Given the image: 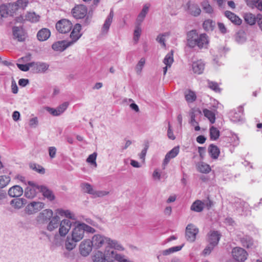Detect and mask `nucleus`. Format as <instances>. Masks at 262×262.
I'll return each instance as SVG.
<instances>
[{"label": "nucleus", "instance_id": "f257e3e1", "mask_svg": "<svg viewBox=\"0 0 262 262\" xmlns=\"http://www.w3.org/2000/svg\"><path fill=\"white\" fill-rule=\"evenodd\" d=\"M209 43V37L206 33H198L196 30H192L187 34V46L192 49H207Z\"/></svg>", "mask_w": 262, "mask_h": 262}, {"label": "nucleus", "instance_id": "f03ea898", "mask_svg": "<svg viewBox=\"0 0 262 262\" xmlns=\"http://www.w3.org/2000/svg\"><path fill=\"white\" fill-rule=\"evenodd\" d=\"M91 242L93 247L96 249H99L104 244H107L108 247L119 251L124 250L123 246L117 241L112 239L110 237L101 234L94 235Z\"/></svg>", "mask_w": 262, "mask_h": 262}, {"label": "nucleus", "instance_id": "7ed1b4c3", "mask_svg": "<svg viewBox=\"0 0 262 262\" xmlns=\"http://www.w3.org/2000/svg\"><path fill=\"white\" fill-rule=\"evenodd\" d=\"M88 9L83 5H78L75 6L72 10V15L76 19H81L85 17L84 23L88 25L91 22V16L86 15Z\"/></svg>", "mask_w": 262, "mask_h": 262}, {"label": "nucleus", "instance_id": "20e7f679", "mask_svg": "<svg viewBox=\"0 0 262 262\" xmlns=\"http://www.w3.org/2000/svg\"><path fill=\"white\" fill-rule=\"evenodd\" d=\"M72 23L67 19H62L56 24V29L58 32L65 34L69 32L72 28Z\"/></svg>", "mask_w": 262, "mask_h": 262}, {"label": "nucleus", "instance_id": "39448f33", "mask_svg": "<svg viewBox=\"0 0 262 262\" xmlns=\"http://www.w3.org/2000/svg\"><path fill=\"white\" fill-rule=\"evenodd\" d=\"M232 255L235 260L243 262L247 259L248 253L244 249L236 247L232 249Z\"/></svg>", "mask_w": 262, "mask_h": 262}, {"label": "nucleus", "instance_id": "423d86ee", "mask_svg": "<svg viewBox=\"0 0 262 262\" xmlns=\"http://www.w3.org/2000/svg\"><path fill=\"white\" fill-rule=\"evenodd\" d=\"M199 233V229L192 224H188L186 228L185 237L187 241L193 242Z\"/></svg>", "mask_w": 262, "mask_h": 262}, {"label": "nucleus", "instance_id": "0eeeda50", "mask_svg": "<svg viewBox=\"0 0 262 262\" xmlns=\"http://www.w3.org/2000/svg\"><path fill=\"white\" fill-rule=\"evenodd\" d=\"M75 241L80 242L84 236V232L81 223H78L72 229L70 235Z\"/></svg>", "mask_w": 262, "mask_h": 262}, {"label": "nucleus", "instance_id": "6e6552de", "mask_svg": "<svg viewBox=\"0 0 262 262\" xmlns=\"http://www.w3.org/2000/svg\"><path fill=\"white\" fill-rule=\"evenodd\" d=\"M105 254L106 257L111 260L114 259L118 262H134L126 258L124 255L117 253L114 250H107L105 251Z\"/></svg>", "mask_w": 262, "mask_h": 262}, {"label": "nucleus", "instance_id": "1a4fd4ad", "mask_svg": "<svg viewBox=\"0 0 262 262\" xmlns=\"http://www.w3.org/2000/svg\"><path fill=\"white\" fill-rule=\"evenodd\" d=\"M45 204L40 202H32L29 204L26 207V211L29 214L36 213L43 209Z\"/></svg>", "mask_w": 262, "mask_h": 262}, {"label": "nucleus", "instance_id": "9d476101", "mask_svg": "<svg viewBox=\"0 0 262 262\" xmlns=\"http://www.w3.org/2000/svg\"><path fill=\"white\" fill-rule=\"evenodd\" d=\"M93 247L90 239L83 241L79 245V251L83 256H87L90 254Z\"/></svg>", "mask_w": 262, "mask_h": 262}, {"label": "nucleus", "instance_id": "9b49d317", "mask_svg": "<svg viewBox=\"0 0 262 262\" xmlns=\"http://www.w3.org/2000/svg\"><path fill=\"white\" fill-rule=\"evenodd\" d=\"M72 226V222L67 219H63L61 221L59 225V234L61 236H66L69 232Z\"/></svg>", "mask_w": 262, "mask_h": 262}, {"label": "nucleus", "instance_id": "f8f14e48", "mask_svg": "<svg viewBox=\"0 0 262 262\" xmlns=\"http://www.w3.org/2000/svg\"><path fill=\"white\" fill-rule=\"evenodd\" d=\"M29 186H28L25 191V195L27 198H33L36 194V190L37 189V186L39 185H35L33 182L28 181Z\"/></svg>", "mask_w": 262, "mask_h": 262}, {"label": "nucleus", "instance_id": "ddd939ff", "mask_svg": "<svg viewBox=\"0 0 262 262\" xmlns=\"http://www.w3.org/2000/svg\"><path fill=\"white\" fill-rule=\"evenodd\" d=\"M81 29V26L79 24H76L74 26L73 30L70 34V38H71L72 41H68L69 42H72V44H73L79 39L82 35L80 33Z\"/></svg>", "mask_w": 262, "mask_h": 262}, {"label": "nucleus", "instance_id": "4468645a", "mask_svg": "<svg viewBox=\"0 0 262 262\" xmlns=\"http://www.w3.org/2000/svg\"><path fill=\"white\" fill-rule=\"evenodd\" d=\"M114 12L113 10L110 11V12L107 17L106 18L104 23L101 28V32L103 34H106L110 29V27L112 23L114 17Z\"/></svg>", "mask_w": 262, "mask_h": 262}, {"label": "nucleus", "instance_id": "2eb2a0df", "mask_svg": "<svg viewBox=\"0 0 262 262\" xmlns=\"http://www.w3.org/2000/svg\"><path fill=\"white\" fill-rule=\"evenodd\" d=\"M32 66V70L35 73H44L49 68V64L45 62H30Z\"/></svg>", "mask_w": 262, "mask_h": 262}, {"label": "nucleus", "instance_id": "dca6fc26", "mask_svg": "<svg viewBox=\"0 0 262 262\" xmlns=\"http://www.w3.org/2000/svg\"><path fill=\"white\" fill-rule=\"evenodd\" d=\"M179 152V146L174 147L166 155L163 162V169L169 163L171 159L175 158Z\"/></svg>", "mask_w": 262, "mask_h": 262}, {"label": "nucleus", "instance_id": "f3484780", "mask_svg": "<svg viewBox=\"0 0 262 262\" xmlns=\"http://www.w3.org/2000/svg\"><path fill=\"white\" fill-rule=\"evenodd\" d=\"M205 66V64L202 60H198L192 62V69L195 74L200 75L203 73Z\"/></svg>", "mask_w": 262, "mask_h": 262}, {"label": "nucleus", "instance_id": "a211bd4d", "mask_svg": "<svg viewBox=\"0 0 262 262\" xmlns=\"http://www.w3.org/2000/svg\"><path fill=\"white\" fill-rule=\"evenodd\" d=\"M13 35L14 39L18 41H23L26 38V35L24 30L18 27H13L12 28Z\"/></svg>", "mask_w": 262, "mask_h": 262}, {"label": "nucleus", "instance_id": "6ab92c4d", "mask_svg": "<svg viewBox=\"0 0 262 262\" xmlns=\"http://www.w3.org/2000/svg\"><path fill=\"white\" fill-rule=\"evenodd\" d=\"M37 190L40 191L42 193L43 196L49 201H52L55 199V195L53 192L47 187L40 185V186H37Z\"/></svg>", "mask_w": 262, "mask_h": 262}, {"label": "nucleus", "instance_id": "aec40b11", "mask_svg": "<svg viewBox=\"0 0 262 262\" xmlns=\"http://www.w3.org/2000/svg\"><path fill=\"white\" fill-rule=\"evenodd\" d=\"M188 12L194 16H199L201 12V10L198 4L188 2L187 4Z\"/></svg>", "mask_w": 262, "mask_h": 262}, {"label": "nucleus", "instance_id": "412c9836", "mask_svg": "<svg viewBox=\"0 0 262 262\" xmlns=\"http://www.w3.org/2000/svg\"><path fill=\"white\" fill-rule=\"evenodd\" d=\"M72 45V42L66 41H57L52 45V48L54 51L61 52Z\"/></svg>", "mask_w": 262, "mask_h": 262}, {"label": "nucleus", "instance_id": "4be33fe9", "mask_svg": "<svg viewBox=\"0 0 262 262\" xmlns=\"http://www.w3.org/2000/svg\"><path fill=\"white\" fill-rule=\"evenodd\" d=\"M50 220L47 228L48 230L52 231L58 227L61 221L60 217L57 214L53 216Z\"/></svg>", "mask_w": 262, "mask_h": 262}, {"label": "nucleus", "instance_id": "5701e85b", "mask_svg": "<svg viewBox=\"0 0 262 262\" xmlns=\"http://www.w3.org/2000/svg\"><path fill=\"white\" fill-rule=\"evenodd\" d=\"M27 203L26 200L23 198H15L10 202V205L15 209H20Z\"/></svg>", "mask_w": 262, "mask_h": 262}, {"label": "nucleus", "instance_id": "b1692460", "mask_svg": "<svg viewBox=\"0 0 262 262\" xmlns=\"http://www.w3.org/2000/svg\"><path fill=\"white\" fill-rule=\"evenodd\" d=\"M225 16L235 25H240L242 20L234 13L230 11H226L224 13Z\"/></svg>", "mask_w": 262, "mask_h": 262}, {"label": "nucleus", "instance_id": "393cba45", "mask_svg": "<svg viewBox=\"0 0 262 262\" xmlns=\"http://www.w3.org/2000/svg\"><path fill=\"white\" fill-rule=\"evenodd\" d=\"M23 193V188L18 185L13 186L9 188L8 190L9 195L13 198H18Z\"/></svg>", "mask_w": 262, "mask_h": 262}, {"label": "nucleus", "instance_id": "a878e982", "mask_svg": "<svg viewBox=\"0 0 262 262\" xmlns=\"http://www.w3.org/2000/svg\"><path fill=\"white\" fill-rule=\"evenodd\" d=\"M202 115V112L199 108H192L190 112V123L192 126H195L199 124L198 121L196 119V117Z\"/></svg>", "mask_w": 262, "mask_h": 262}, {"label": "nucleus", "instance_id": "bb28decb", "mask_svg": "<svg viewBox=\"0 0 262 262\" xmlns=\"http://www.w3.org/2000/svg\"><path fill=\"white\" fill-rule=\"evenodd\" d=\"M220 239V235L218 231H210L208 234V242L209 244L215 246Z\"/></svg>", "mask_w": 262, "mask_h": 262}, {"label": "nucleus", "instance_id": "cd10ccee", "mask_svg": "<svg viewBox=\"0 0 262 262\" xmlns=\"http://www.w3.org/2000/svg\"><path fill=\"white\" fill-rule=\"evenodd\" d=\"M244 113L243 106L237 108V112H233L231 113V120L233 122L239 121L242 120Z\"/></svg>", "mask_w": 262, "mask_h": 262}, {"label": "nucleus", "instance_id": "c85d7f7f", "mask_svg": "<svg viewBox=\"0 0 262 262\" xmlns=\"http://www.w3.org/2000/svg\"><path fill=\"white\" fill-rule=\"evenodd\" d=\"M56 213L58 215L65 216L67 218L76 220V217L75 214L69 210H64L63 209H57L56 210Z\"/></svg>", "mask_w": 262, "mask_h": 262}, {"label": "nucleus", "instance_id": "c756f323", "mask_svg": "<svg viewBox=\"0 0 262 262\" xmlns=\"http://www.w3.org/2000/svg\"><path fill=\"white\" fill-rule=\"evenodd\" d=\"M50 31L47 28H43L39 30L37 34V38L40 41H45L50 36Z\"/></svg>", "mask_w": 262, "mask_h": 262}, {"label": "nucleus", "instance_id": "7c9ffc66", "mask_svg": "<svg viewBox=\"0 0 262 262\" xmlns=\"http://www.w3.org/2000/svg\"><path fill=\"white\" fill-rule=\"evenodd\" d=\"M204 208V203L201 200H198L194 201L190 207V209L196 212H202Z\"/></svg>", "mask_w": 262, "mask_h": 262}, {"label": "nucleus", "instance_id": "2f4dec72", "mask_svg": "<svg viewBox=\"0 0 262 262\" xmlns=\"http://www.w3.org/2000/svg\"><path fill=\"white\" fill-rule=\"evenodd\" d=\"M243 18L245 22L250 26L254 25L257 22V16L251 13H246L243 15Z\"/></svg>", "mask_w": 262, "mask_h": 262}, {"label": "nucleus", "instance_id": "473e14b6", "mask_svg": "<svg viewBox=\"0 0 262 262\" xmlns=\"http://www.w3.org/2000/svg\"><path fill=\"white\" fill-rule=\"evenodd\" d=\"M53 213L52 210L45 209L39 213L38 217L40 220L47 221L53 217Z\"/></svg>", "mask_w": 262, "mask_h": 262}, {"label": "nucleus", "instance_id": "72a5a7b5", "mask_svg": "<svg viewBox=\"0 0 262 262\" xmlns=\"http://www.w3.org/2000/svg\"><path fill=\"white\" fill-rule=\"evenodd\" d=\"M208 152L212 159H216L220 153L219 148L213 144H211L208 147Z\"/></svg>", "mask_w": 262, "mask_h": 262}, {"label": "nucleus", "instance_id": "f704fd0d", "mask_svg": "<svg viewBox=\"0 0 262 262\" xmlns=\"http://www.w3.org/2000/svg\"><path fill=\"white\" fill-rule=\"evenodd\" d=\"M64 237L61 236L59 234H56L54 235L51 247L56 248L61 246L64 242L63 238Z\"/></svg>", "mask_w": 262, "mask_h": 262}, {"label": "nucleus", "instance_id": "c9c22d12", "mask_svg": "<svg viewBox=\"0 0 262 262\" xmlns=\"http://www.w3.org/2000/svg\"><path fill=\"white\" fill-rule=\"evenodd\" d=\"M78 242V241H73L72 237H71L70 235L68 236L67 237L65 242V247L66 249L69 251L72 250L76 247V243Z\"/></svg>", "mask_w": 262, "mask_h": 262}, {"label": "nucleus", "instance_id": "e433bc0d", "mask_svg": "<svg viewBox=\"0 0 262 262\" xmlns=\"http://www.w3.org/2000/svg\"><path fill=\"white\" fill-rule=\"evenodd\" d=\"M149 6L147 4L144 5L142 11L138 15L137 19V21L139 24L142 23L144 20L145 17L146 16V15L147 14L149 10Z\"/></svg>", "mask_w": 262, "mask_h": 262}, {"label": "nucleus", "instance_id": "4c0bfd02", "mask_svg": "<svg viewBox=\"0 0 262 262\" xmlns=\"http://www.w3.org/2000/svg\"><path fill=\"white\" fill-rule=\"evenodd\" d=\"M10 4H3L0 6V18H6L9 14V6Z\"/></svg>", "mask_w": 262, "mask_h": 262}, {"label": "nucleus", "instance_id": "58836bf2", "mask_svg": "<svg viewBox=\"0 0 262 262\" xmlns=\"http://www.w3.org/2000/svg\"><path fill=\"white\" fill-rule=\"evenodd\" d=\"M241 242L242 245L247 248H251L253 244L252 238L248 236H245L242 238Z\"/></svg>", "mask_w": 262, "mask_h": 262}, {"label": "nucleus", "instance_id": "ea45409f", "mask_svg": "<svg viewBox=\"0 0 262 262\" xmlns=\"http://www.w3.org/2000/svg\"><path fill=\"white\" fill-rule=\"evenodd\" d=\"M183 245H181V246L172 247L169 248L167 249L163 250L161 252V253L163 255H169V254L173 253L175 252L180 251L182 249V248H183Z\"/></svg>", "mask_w": 262, "mask_h": 262}, {"label": "nucleus", "instance_id": "a19ab883", "mask_svg": "<svg viewBox=\"0 0 262 262\" xmlns=\"http://www.w3.org/2000/svg\"><path fill=\"white\" fill-rule=\"evenodd\" d=\"M215 22L211 19L205 20L203 24V27L206 31H212L214 27Z\"/></svg>", "mask_w": 262, "mask_h": 262}, {"label": "nucleus", "instance_id": "79ce46f5", "mask_svg": "<svg viewBox=\"0 0 262 262\" xmlns=\"http://www.w3.org/2000/svg\"><path fill=\"white\" fill-rule=\"evenodd\" d=\"M203 113L204 116L208 118L211 123L213 124L215 122V116L213 112L205 108L203 110Z\"/></svg>", "mask_w": 262, "mask_h": 262}, {"label": "nucleus", "instance_id": "37998d69", "mask_svg": "<svg viewBox=\"0 0 262 262\" xmlns=\"http://www.w3.org/2000/svg\"><path fill=\"white\" fill-rule=\"evenodd\" d=\"M106 258V254L105 255L100 251L96 252L93 256L94 262H105Z\"/></svg>", "mask_w": 262, "mask_h": 262}, {"label": "nucleus", "instance_id": "c03bdc74", "mask_svg": "<svg viewBox=\"0 0 262 262\" xmlns=\"http://www.w3.org/2000/svg\"><path fill=\"white\" fill-rule=\"evenodd\" d=\"M220 134V132L217 128L213 126L210 128V137L211 140H216L219 138Z\"/></svg>", "mask_w": 262, "mask_h": 262}, {"label": "nucleus", "instance_id": "a18cd8bd", "mask_svg": "<svg viewBox=\"0 0 262 262\" xmlns=\"http://www.w3.org/2000/svg\"><path fill=\"white\" fill-rule=\"evenodd\" d=\"M201 6L206 13L208 14L212 13L213 9L208 1H203L201 4Z\"/></svg>", "mask_w": 262, "mask_h": 262}, {"label": "nucleus", "instance_id": "49530a36", "mask_svg": "<svg viewBox=\"0 0 262 262\" xmlns=\"http://www.w3.org/2000/svg\"><path fill=\"white\" fill-rule=\"evenodd\" d=\"M40 16L34 12H29L26 15V19L32 23H36L39 19Z\"/></svg>", "mask_w": 262, "mask_h": 262}, {"label": "nucleus", "instance_id": "de8ad7c7", "mask_svg": "<svg viewBox=\"0 0 262 262\" xmlns=\"http://www.w3.org/2000/svg\"><path fill=\"white\" fill-rule=\"evenodd\" d=\"M207 81L208 86L211 90L216 93H220L221 92V89L219 87V84L217 82L209 80H208Z\"/></svg>", "mask_w": 262, "mask_h": 262}, {"label": "nucleus", "instance_id": "09e8293b", "mask_svg": "<svg viewBox=\"0 0 262 262\" xmlns=\"http://www.w3.org/2000/svg\"><path fill=\"white\" fill-rule=\"evenodd\" d=\"M173 51H171L165 56V58H164L163 63L165 65L169 66V67H171V64L173 62Z\"/></svg>", "mask_w": 262, "mask_h": 262}, {"label": "nucleus", "instance_id": "8fccbe9b", "mask_svg": "<svg viewBox=\"0 0 262 262\" xmlns=\"http://www.w3.org/2000/svg\"><path fill=\"white\" fill-rule=\"evenodd\" d=\"M198 170L200 172L208 173L211 171V167L208 164L204 163L200 164L198 166Z\"/></svg>", "mask_w": 262, "mask_h": 262}, {"label": "nucleus", "instance_id": "3c124183", "mask_svg": "<svg viewBox=\"0 0 262 262\" xmlns=\"http://www.w3.org/2000/svg\"><path fill=\"white\" fill-rule=\"evenodd\" d=\"M185 97L186 100L188 103H191L194 102L196 98L195 93L191 91H189L187 93H186Z\"/></svg>", "mask_w": 262, "mask_h": 262}, {"label": "nucleus", "instance_id": "603ef678", "mask_svg": "<svg viewBox=\"0 0 262 262\" xmlns=\"http://www.w3.org/2000/svg\"><path fill=\"white\" fill-rule=\"evenodd\" d=\"M81 188L85 192L93 195L95 190L92 186L89 183H84L81 185Z\"/></svg>", "mask_w": 262, "mask_h": 262}, {"label": "nucleus", "instance_id": "864d4df0", "mask_svg": "<svg viewBox=\"0 0 262 262\" xmlns=\"http://www.w3.org/2000/svg\"><path fill=\"white\" fill-rule=\"evenodd\" d=\"M10 182V178L7 176H0V188L6 187Z\"/></svg>", "mask_w": 262, "mask_h": 262}, {"label": "nucleus", "instance_id": "5fc2aeb1", "mask_svg": "<svg viewBox=\"0 0 262 262\" xmlns=\"http://www.w3.org/2000/svg\"><path fill=\"white\" fill-rule=\"evenodd\" d=\"M97 156V153L94 152L92 154L89 155L86 159V162L91 164L92 165H93L95 167H96L97 166L96 162Z\"/></svg>", "mask_w": 262, "mask_h": 262}, {"label": "nucleus", "instance_id": "6e6d98bb", "mask_svg": "<svg viewBox=\"0 0 262 262\" xmlns=\"http://www.w3.org/2000/svg\"><path fill=\"white\" fill-rule=\"evenodd\" d=\"M30 167L39 173H44L45 172V169L42 166L35 163L30 164Z\"/></svg>", "mask_w": 262, "mask_h": 262}, {"label": "nucleus", "instance_id": "4d7b16f0", "mask_svg": "<svg viewBox=\"0 0 262 262\" xmlns=\"http://www.w3.org/2000/svg\"><path fill=\"white\" fill-rule=\"evenodd\" d=\"M141 33V29L139 25L136 26L134 32V40L136 42L139 40Z\"/></svg>", "mask_w": 262, "mask_h": 262}, {"label": "nucleus", "instance_id": "13d9d810", "mask_svg": "<svg viewBox=\"0 0 262 262\" xmlns=\"http://www.w3.org/2000/svg\"><path fill=\"white\" fill-rule=\"evenodd\" d=\"M169 36V34L168 33H165L164 34H160L157 36L156 40L159 43H160L164 47H165L166 46L165 43V38L166 36Z\"/></svg>", "mask_w": 262, "mask_h": 262}, {"label": "nucleus", "instance_id": "bf43d9fd", "mask_svg": "<svg viewBox=\"0 0 262 262\" xmlns=\"http://www.w3.org/2000/svg\"><path fill=\"white\" fill-rule=\"evenodd\" d=\"M145 59L141 58L136 67V70L137 73H140L145 64Z\"/></svg>", "mask_w": 262, "mask_h": 262}, {"label": "nucleus", "instance_id": "052dcab7", "mask_svg": "<svg viewBox=\"0 0 262 262\" xmlns=\"http://www.w3.org/2000/svg\"><path fill=\"white\" fill-rule=\"evenodd\" d=\"M82 228L83 229L84 232H86L88 233H94L96 232L94 228L88 225L85 223H81Z\"/></svg>", "mask_w": 262, "mask_h": 262}, {"label": "nucleus", "instance_id": "680f3d73", "mask_svg": "<svg viewBox=\"0 0 262 262\" xmlns=\"http://www.w3.org/2000/svg\"><path fill=\"white\" fill-rule=\"evenodd\" d=\"M69 104L68 102H65L57 107V111L59 112L60 115L66 111Z\"/></svg>", "mask_w": 262, "mask_h": 262}, {"label": "nucleus", "instance_id": "e2e57ef3", "mask_svg": "<svg viewBox=\"0 0 262 262\" xmlns=\"http://www.w3.org/2000/svg\"><path fill=\"white\" fill-rule=\"evenodd\" d=\"M109 194V191L105 190H95L93 196L94 197H102Z\"/></svg>", "mask_w": 262, "mask_h": 262}, {"label": "nucleus", "instance_id": "0e129e2a", "mask_svg": "<svg viewBox=\"0 0 262 262\" xmlns=\"http://www.w3.org/2000/svg\"><path fill=\"white\" fill-rule=\"evenodd\" d=\"M46 110L50 114L54 116H59L60 114L59 112L57 111V108H54L50 107L47 106L45 108Z\"/></svg>", "mask_w": 262, "mask_h": 262}, {"label": "nucleus", "instance_id": "69168bd1", "mask_svg": "<svg viewBox=\"0 0 262 262\" xmlns=\"http://www.w3.org/2000/svg\"><path fill=\"white\" fill-rule=\"evenodd\" d=\"M17 67L21 70L24 72L29 71L30 68H32V66L30 64V63L28 64H17Z\"/></svg>", "mask_w": 262, "mask_h": 262}, {"label": "nucleus", "instance_id": "338daca9", "mask_svg": "<svg viewBox=\"0 0 262 262\" xmlns=\"http://www.w3.org/2000/svg\"><path fill=\"white\" fill-rule=\"evenodd\" d=\"M27 0H18L16 2V6L19 8L24 9L28 5Z\"/></svg>", "mask_w": 262, "mask_h": 262}, {"label": "nucleus", "instance_id": "774afa93", "mask_svg": "<svg viewBox=\"0 0 262 262\" xmlns=\"http://www.w3.org/2000/svg\"><path fill=\"white\" fill-rule=\"evenodd\" d=\"M57 149L54 146H51L49 147V156L51 159H53L55 157L56 154Z\"/></svg>", "mask_w": 262, "mask_h": 262}]
</instances>
